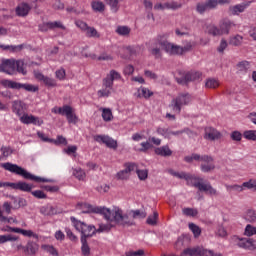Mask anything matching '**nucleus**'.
<instances>
[{
    "label": "nucleus",
    "instance_id": "f257e3e1",
    "mask_svg": "<svg viewBox=\"0 0 256 256\" xmlns=\"http://www.w3.org/2000/svg\"><path fill=\"white\" fill-rule=\"evenodd\" d=\"M168 173L177 179H185L187 185H191L192 187H196L200 191H204V193H208V195H217V190L211 186V184L203 183V178L193 176L189 173L185 172H177L173 169H169Z\"/></svg>",
    "mask_w": 256,
    "mask_h": 256
},
{
    "label": "nucleus",
    "instance_id": "f03ea898",
    "mask_svg": "<svg viewBox=\"0 0 256 256\" xmlns=\"http://www.w3.org/2000/svg\"><path fill=\"white\" fill-rule=\"evenodd\" d=\"M2 169L5 171H9L10 173H15L16 175H21L24 179H29L30 181H35V183H49V179L41 178L39 176H35L27 170L23 169L21 166L17 164H13L11 162H6L1 164Z\"/></svg>",
    "mask_w": 256,
    "mask_h": 256
},
{
    "label": "nucleus",
    "instance_id": "7ed1b4c3",
    "mask_svg": "<svg viewBox=\"0 0 256 256\" xmlns=\"http://www.w3.org/2000/svg\"><path fill=\"white\" fill-rule=\"evenodd\" d=\"M21 73L27 75L25 70V62L15 59H4L0 64V73H6V75H15V73Z\"/></svg>",
    "mask_w": 256,
    "mask_h": 256
},
{
    "label": "nucleus",
    "instance_id": "20e7f679",
    "mask_svg": "<svg viewBox=\"0 0 256 256\" xmlns=\"http://www.w3.org/2000/svg\"><path fill=\"white\" fill-rule=\"evenodd\" d=\"M109 223H115V225H127L131 227L135 225V221L129 218V215L123 214V210L115 207L114 209H108V213L105 217Z\"/></svg>",
    "mask_w": 256,
    "mask_h": 256
},
{
    "label": "nucleus",
    "instance_id": "39448f33",
    "mask_svg": "<svg viewBox=\"0 0 256 256\" xmlns=\"http://www.w3.org/2000/svg\"><path fill=\"white\" fill-rule=\"evenodd\" d=\"M121 79V74L116 70H110L102 80V89L98 90V97H109L113 93V84Z\"/></svg>",
    "mask_w": 256,
    "mask_h": 256
},
{
    "label": "nucleus",
    "instance_id": "423d86ee",
    "mask_svg": "<svg viewBox=\"0 0 256 256\" xmlns=\"http://www.w3.org/2000/svg\"><path fill=\"white\" fill-rule=\"evenodd\" d=\"M193 101V96L189 93H180L175 98H173L168 105L169 109H171L172 113L175 115H180L183 107L187 105H191Z\"/></svg>",
    "mask_w": 256,
    "mask_h": 256
},
{
    "label": "nucleus",
    "instance_id": "0eeeda50",
    "mask_svg": "<svg viewBox=\"0 0 256 256\" xmlns=\"http://www.w3.org/2000/svg\"><path fill=\"white\" fill-rule=\"evenodd\" d=\"M70 221L76 231H79V233H81V237H84V239L86 240L87 237H93V235L97 233V228H95V226L93 225H87L85 222L76 220L75 217H71Z\"/></svg>",
    "mask_w": 256,
    "mask_h": 256
},
{
    "label": "nucleus",
    "instance_id": "6e6552de",
    "mask_svg": "<svg viewBox=\"0 0 256 256\" xmlns=\"http://www.w3.org/2000/svg\"><path fill=\"white\" fill-rule=\"evenodd\" d=\"M179 75L181 77H176L177 83L179 85H187V83H193L194 81H201V77H203V73L200 71H188V72H183V71H178Z\"/></svg>",
    "mask_w": 256,
    "mask_h": 256
},
{
    "label": "nucleus",
    "instance_id": "1a4fd4ad",
    "mask_svg": "<svg viewBox=\"0 0 256 256\" xmlns=\"http://www.w3.org/2000/svg\"><path fill=\"white\" fill-rule=\"evenodd\" d=\"M1 85L8 89H24V91H28L29 93H37L39 91V87L32 84H23L12 80H1Z\"/></svg>",
    "mask_w": 256,
    "mask_h": 256
},
{
    "label": "nucleus",
    "instance_id": "9d476101",
    "mask_svg": "<svg viewBox=\"0 0 256 256\" xmlns=\"http://www.w3.org/2000/svg\"><path fill=\"white\" fill-rule=\"evenodd\" d=\"M76 209L81 211V213H99L100 215H104V218L109 213V208L99 206L93 207L88 203H78Z\"/></svg>",
    "mask_w": 256,
    "mask_h": 256
},
{
    "label": "nucleus",
    "instance_id": "9b49d317",
    "mask_svg": "<svg viewBox=\"0 0 256 256\" xmlns=\"http://www.w3.org/2000/svg\"><path fill=\"white\" fill-rule=\"evenodd\" d=\"M159 45L162 46V49L168 55H183V46H179L169 41L159 42Z\"/></svg>",
    "mask_w": 256,
    "mask_h": 256
},
{
    "label": "nucleus",
    "instance_id": "f8f14e48",
    "mask_svg": "<svg viewBox=\"0 0 256 256\" xmlns=\"http://www.w3.org/2000/svg\"><path fill=\"white\" fill-rule=\"evenodd\" d=\"M94 141H96V143H104L106 147L114 149V151L117 150V147L119 146L117 140L105 135H95Z\"/></svg>",
    "mask_w": 256,
    "mask_h": 256
},
{
    "label": "nucleus",
    "instance_id": "ddd939ff",
    "mask_svg": "<svg viewBox=\"0 0 256 256\" xmlns=\"http://www.w3.org/2000/svg\"><path fill=\"white\" fill-rule=\"evenodd\" d=\"M137 169V164L135 163H126L125 169L119 171L116 174L117 179H120L121 181H127L129 179L132 171H135Z\"/></svg>",
    "mask_w": 256,
    "mask_h": 256
},
{
    "label": "nucleus",
    "instance_id": "4468645a",
    "mask_svg": "<svg viewBox=\"0 0 256 256\" xmlns=\"http://www.w3.org/2000/svg\"><path fill=\"white\" fill-rule=\"evenodd\" d=\"M20 121L24 125H37L38 127H41V125H43V119L36 117L34 115H29L25 112L21 116Z\"/></svg>",
    "mask_w": 256,
    "mask_h": 256
},
{
    "label": "nucleus",
    "instance_id": "2eb2a0df",
    "mask_svg": "<svg viewBox=\"0 0 256 256\" xmlns=\"http://www.w3.org/2000/svg\"><path fill=\"white\" fill-rule=\"evenodd\" d=\"M223 135L213 127H206L204 129V139L206 141H219Z\"/></svg>",
    "mask_w": 256,
    "mask_h": 256
},
{
    "label": "nucleus",
    "instance_id": "dca6fc26",
    "mask_svg": "<svg viewBox=\"0 0 256 256\" xmlns=\"http://www.w3.org/2000/svg\"><path fill=\"white\" fill-rule=\"evenodd\" d=\"M27 111V105L21 100H15L12 102V113L17 115V117H22Z\"/></svg>",
    "mask_w": 256,
    "mask_h": 256
},
{
    "label": "nucleus",
    "instance_id": "f3484780",
    "mask_svg": "<svg viewBox=\"0 0 256 256\" xmlns=\"http://www.w3.org/2000/svg\"><path fill=\"white\" fill-rule=\"evenodd\" d=\"M161 41V38H157L156 40H154L151 44V46L149 47L148 51L149 53L155 58V59H161V57H163V53L161 52V48L159 47V44Z\"/></svg>",
    "mask_w": 256,
    "mask_h": 256
},
{
    "label": "nucleus",
    "instance_id": "a211bd4d",
    "mask_svg": "<svg viewBox=\"0 0 256 256\" xmlns=\"http://www.w3.org/2000/svg\"><path fill=\"white\" fill-rule=\"evenodd\" d=\"M184 161H186V163H192V161H203L204 163H211V161H213V157L209 155L201 156L199 154H192L191 156H186Z\"/></svg>",
    "mask_w": 256,
    "mask_h": 256
},
{
    "label": "nucleus",
    "instance_id": "6ab92c4d",
    "mask_svg": "<svg viewBox=\"0 0 256 256\" xmlns=\"http://www.w3.org/2000/svg\"><path fill=\"white\" fill-rule=\"evenodd\" d=\"M29 11H31V5L25 2L18 4L15 9L17 17H27L29 15Z\"/></svg>",
    "mask_w": 256,
    "mask_h": 256
},
{
    "label": "nucleus",
    "instance_id": "aec40b11",
    "mask_svg": "<svg viewBox=\"0 0 256 256\" xmlns=\"http://www.w3.org/2000/svg\"><path fill=\"white\" fill-rule=\"evenodd\" d=\"M219 26L222 35H229V32L233 29V27H236L237 24L231 20L225 19L220 22Z\"/></svg>",
    "mask_w": 256,
    "mask_h": 256
},
{
    "label": "nucleus",
    "instance_id": "412c9836",
    "mask_svg": "<svg viewBox=\"0 0 256 256\" xmlns=\"http://www.w3.org/2000/svg\"><path fill=\"white\" fill-rule=\"evenodd\" d=\"M35 77L38 81H43L46 87H57V81H55V79L49 78L41 72L35 73Z\"/></svg>",
    "mask_w": 256,
    "mask_h": 256
},
{
    "label": "nucleus",
    "instance_id": "4be33fe9",
    "mask_svg": "<svg viewBox=\"0 0 256 256\" xmlns=\"http://www.w3.org/2000/svg\"><path fill=\"white\" fill-rule=\"evenodd\" d=\"M134 95L137 99H149L153 97V91L141 86Z\"/></svg>",
    "mask_w": 256,
    "mask_h": 256
},
{
    "label": "nucleus",
    "instance_id": "5701e85b",
    "mask_svg": "<svg viewBox=\"0 0 256 256\" xmlns=\"http://www.w3.org/2000/svg\"><path fill=\"white\" fill-rule=\"evenodd\" d=\"M205 32L212 37H221V28L215 24H206Z\"/></svg>",
    "mask_w": 256,
    "mask_h": 256
},
{
    "label": "nucleus",
    "instance_id": "b1692460",
    "mask_svg": "<svg viewBox=\"0 0 256 256\" xmlns=\"http://www.w3.org/2000/svg\"><path fill=\"white\" fill-rule=\"evenodd\" d=\"M154 153L160 157H171V155H173V150L169 148V145H164L155 148Z\"/></svg>",
    "mask_w": 256,
    "mask_h": 256
},
{
    "label": "nucleus",
    "instance_id": "393cba45",
    "mask_svg": "<svg viewBox=\"0 0 256 256\" xmlns=\"http://www.w3.org/2000/svg\"><path fill=\"white\" fill-rule=\"evenodd\" d=\"M249 5H251V2H244L242 4L231 6L229 10L232 15H239V13H243Z\"/></svg>",
    "mask_w": 256,
    "mask_h": 256
},
{
    "label": "nucleus",
    "instance_id": "a878e982",
    "mask_svg": "<svg viewBox=\"0 0 256 256\" xmlns=\"http://www.w3.org/2000/svg\"><path fill=\"white\" fill-rule=\"evenodd\" d=\"M39 251V245L35 242H28L24 248L25 255H35Z\"/></svg>",
    "mask_w": 256,
    "mask_h": 256
},
{
    "label": "nucleus",
    "instance_id": "bb28decb",
    "mask_svg": "<svg viewBox=\"0 0 256 256\" xmlns=\"http://www.w3.org/2000/svg\"><path fill=\"white\" fill-rule=\"evenodd\" d=\"M91 7L96 13H103V11H105V4L99 0L92 1Z\"/></svg>",
    "mask_w": 256,
    "mask_h": 256
},
{
    "label": "nucleus",
    "instance_id": "cd10ccee",
    "mask_svg": "<svg viewBox=\"0 0 256 256\" xmlns=\"http://www.w3.org/2000/svg\"><path fill=\"white\" fill-rule=\"evenodd\" d=\"M229 45H233L234 47H239L243 45V36L239 34L231 36L229 39Z\"/></svg>",
    "mask_w": 256,
    "mask_h": 256
},
{
    "label": "nucleus",
    "instance_id": "c85d7f7f",
    "mask_svg": "<svg viewBox=\"0 0 256 256\" xmlns=\"http://www.w3.org/2000/svg\"><path fill=\"white\" fill-rule=\"evenodd\" d=\"M85 33L86 37H90L93 39H99V37H101V34L99 33V31H97V29H95V27L88 26Z\"/></svg>",
    "mask_w": 256,
    "mask_h": 256
},
{
    "label": "nucleus",
    "instance_id": "c756f323",
    "mask_svg": "<svg viewBox=\"0 0 256 256\" xmlns=\"http://www.w3.org/2000/svg\"><path fill=\"white\" fill-rule=\"evenodd\" d=\"M245 220L247 223H256V211L248 209L245 214Z\"/></svg>",
    "mask_w": 256,
    "mask_h": 256
},
{
    "label": "nucleus",
    "instance_id": "7c9ffc66",
    "mask_svg": "<svg viewBox=\"0 0 256 256\" xmlns=\"http://www.w3.org/2000/svg\"><path fill=\"white\" fill-rule=\"evenodd\" d=\"M81 251H82V255L84 256H89L91 255V248H89V244H87V239H85V237H81Z\"/></svg>",
    "mask_w": 256,
    "mask_h": 256
},
{
    "label": "nucleus",
    "instance_id": "2f4dec72",
    "mask_svg": "<svg viewBox=\"0 0 256 256\" xmlns=\"http://www.w3.org/2000/svg\"><path fill=\"white\" fill-rule=\"evenodd\" d=\"M219 80L215 78H208L205 82L206 89H217L219 87Z\"/></svg>",
    "mask_w": 256,
    "mask_h": 256
},
{
    "label": "nucleus",
    "instance_id": "473e14b6",
    "mask_svg": "<svg viewBox=\"0 0 256 256\" xmlns=\"http://www.w3.org/2000/svg\"><path fill=\"white\" fill-rule=\"evenodd\" d=\"M117 35H120L121 37H127L131 33V28L128 26H118L116 28Z\"/></svg>",
    "mask_w": 256,
    "mask_h": 256
},
{
    "label": "nucleus",
    "instance_id": "72a5a7b5",
    "mask_svg": "<svg viewBox=\"0 0 256 256\" xmlns=\"http://www.w3.org/2000/svg\"><path fill=\"white\" fill-rule=\"evenodd\" d=\"M33 186L27 182H18V191H24L25 193H31Z\"/></svg>",
    "mask_w": 256,
    "mask_h": 256
},
{
    "label": "nucleus",
    "instance_id": "f704fd0d",
    "mask_svg": "<svg viewBox=\"0 0 256 256\" xmlns=\"http://www.w3.org/2000/svg\"><path fill=\"white\" fill-rule=\"evenodd\" d=\"M102 119L106 122L113 121V112L109 108L102 110Z\"/></svg>",
    "mask_w": 256,
    "mask_h": 256
},
{
    "label": "nucleus",
    "instance_id": "c9c22d12",
    "mask_svg": "<svg viewBox=\"0 0 256 256\" xmlns=\"http://www.w3.org/2000/svg\"><path fill=\"white\" fill-rule=\"evenodd\" d=\"M105 3L106 5H109L113 13H117V11H119V0H105Z\"/></svg>",
    "mask_w": 256,
    "mask_h": 256
},
{
    "label": "nucleus",
    "instance_id": "e433bc0d",
    "mask_svg": "<svg viewBox=\"0 0 256 256\" xmlns=\"http://www.w3.org/2000/svg\"><path fill=\"white\" fill-rule=\"evenodd\" d=\"M244 235L246 237H253V235H256V227L251 224H247L244 230Z\"/></svg>",
    "mask_w": 256,
    "mask_h": 256
},
{
    "label": "nucleus",
    "instance_id": "4c0bfd02",
    "mask_svg": "<svg viewBox=\"0 0 256 256\" xmlns=\"http://www.w3.org/2000/svg\"><path fill=\"white\" fill-rule=\"evenodd\" d=\"M130 213L133 219H145L147 217V212L141 210H132Z\"/></svg>",
    "mask_w": 256,
    "mask_h": 256
},
{
    "label": "nucleus",
    "instance_id": "58836bf2",
    "mask_svg": "<svg viewBox=\"0 0 256 256\" xmlns=\"http://www.w3.org/2000/svg\"><path fill=\"white\" fill-rule=\"evenodd\" d=\"M182 213L183 215H186V217H197L199 211H197L195 208H184Z\"/></svg>",
    "mask_w": 256,
    "mask_h": 256
},
{
    "label": "nucleus",
    "instance_id": "ea45409f",
    "mask_svg": "<svg viewBox=\"0 0 256 256\" xmlns=\"http://www.w3.org/2000/svg\"><path fill=\"white\" fill-rule=\"evenodd\" d=\"M40 213H42V215H56L57 210H55L53 206H47V207H42L40 210Z\"/></svg>",
    "mask_w": 256,
    "mask_h": 256
},
{
    "label": "nucleus",
    "instance_id": "a19ab883",
    "mask_svg": "<svg viewBox=\"0 0 256 256\" xmlns=\"http://www.w3.org/2000/svg\"><path fill=\"white\" fill-rule=\"evenodd\" d=\"M42 249L52 256H59V251H57V248H54L53 245H43Z\"/></svg>",
    "mask_w": 256,
    "mask_h": 256
},
{
    "label": "nucleus",
    "instance_id": "79ce46f5",
    "mask_svg": "<svg viewBox=\"0 0 256 256\" xmlns=\"http://www.w3.org/2000/svg\"><path fill=\"white\" fill-rule=\"evenodd\" d=\"M166 9H172L173 11L177 9H181L182 4L181 2H176V1H170L165 3Z\"/></svg>",
    "mask_w": 256,
    "mask_h": 256
},
{
    "label": "nucleus",
    "instance_id": "37998d69",
    "mask_svg": "<svg viewBox=\"0 0 256 256\" xmlns=\"http://www.w3.org/2000/svg\"><path fill=\"white\" fill-rule=\"evenodd\" d=\"M157 219H159V213L154 211L153 215L148 216L146 223L148 225H157Z\"/></svg>",
    "mask_w": 256,
    "mask_h": 256
},
{
    "label": "nucleus",
    "instance_id": "c03bdc74",
    "mask_svg": "<svg viewBox=\"0 0 256 256\" xmlns=\"http://www.w3.org/2000/svg\"><path fill=\"white\" fill-rule=\"evenodd\" d=\"M17 239V236H13L11 234L0 235V245H3V243H7L8 241H17Z\"/></svg>",
    "mask_w": 256,
    "mask_h": 256
},
{
    "label": "nucleus",
    "instance_id": "a18cd8bd",
    "mask_svg": "<svg viewBox=\"0 0 256 256\" xmlns=\"http://www.w3.org/2000/svg\"><path fill=\"white\" fill-rule=\"evenodd\" d=\"M73 175H74V177H76V179H78L79 181H84V180H85V177H86L85 171H83V169H81V168L75 169V170L73 171Z\"/></svg>",
    "mask_w": 256,
    "mask_h": 256
},
{
    "label": "nucleus",
    "instance_id": "49530a36",
    "mask_svg": "<svg viewBox=\"0 0 256 256\" xmlns=\"http://www.w3.org/2000/svg\"><path fill=\"white\" fill-rule=\"evenodd\" d=\"M243 135L248 141H256V130H247Z\"/></svg>",
    "mask_w": 256,
    "mask_h": 256
},
{
    "label": "nucleus",
    "instance_id": "de8ad7c7",
    "mask_svg": "<svg viewBox=\"0 0 256 256\" xmlns=\"http://www.w3.org/2000/svg\"><path fill=\"white\" fill-rule=\"evenodd\" d=\"M189 229L192 231L195 238L199 237L201 235V228L197 226V224L190 223Z\"/></svg>",
    "mask_w": 256,
    "mask_h": 256
},
{
    "label": "nucleus",
    "instance_id": "09e8293b",
    "mask_svg": "<svg viewBox=\"0 0 256 256\" xmlns=\"http://www.w3.org/2000/svg\"><path fill=\"white\" fill-rule=\"evenodd\" d=\"M73 107L69 105H64L63 107H59V115H65L67 117L70 113H72Z\"/></svg>",
    "mask_w": 256,
    "mask_h": 256
},
{
    "label": "nucleus",
    "instance_id": "8fccbe9b",
    "mask_svg": "<svg viewBox=\"0 0 256 256\" xmlns=\"http://www.w3.org/2000/svg\"><path fill=\"white\" fill-rule=\"evenodd\" d=\"M206 163L208 164H201V171L203 173H209V171H213V169H215V164H213V161Z\"/></svg>",
    "mask_w": 256,
    "mask_h": 256
},
{
    "label": "nucleus",
    "instance_id": "3c124183",
    "mask_svg": "<svg viewBox=\"0 0 256 256\" xmlns=\"http://www.w3.org/2000/svg\"><path fill=\"white\" fill-rule=\"evenodd\" d=\"M136 174H137L138 178L140 179V181H145V179H147L149 177V171H147L146 169L139 170L136 167Z\"/></svg>",
    "mask_w": 256,
    "mask_h": 256
},
{
    "label": "nucleus",
    "instance_id": "603ef678",
    "mask_svg": "<svg viewBox=\"0 0 256 256\" xmlns=\"http://www.w3.org/2000/svg\"><path fill=\"white\" fill-rule=\"evenodd\" d=\"M49 27L50 29H62L63 31L66 29L62 21L49 22Z\"/></svg>",
    "mask_w": 256,
    "mask_h": 256
},
{
    "label": "nucleus",
    "instance_id": "864d4df0",
    "mask_svg": "<svg viewBox=\"0 0 256 256\" xmlns=\"http://www.w3.org/2000/svg\"><path fill=\"white\" fill-rule=\"evenodd\" d=\"M196 10L198 13H200V15H203V13H205V11H209V8H208L206 2H201V3L197 4Z\"/></svg>",
    "mask_w": 256,
    "mask_h": 256
},
{
    "label": "nucleus",
    "instance_id": "5fc2aeb1",
    "mask_svg": "<svg viewBox=\"0 0 256 256\" xmlns=\"http://www.w3.org/2000/svg\"><path fill=\"white\" fill-rule=\"evenodd\" d=\"M140 146H141L140 151L142 153H147V151H149V149H153V144H151V142H149V140L146 142H141Z\"/></svg>",
    "mask_w": 256,
    "mask_h": 256
},
{
    "label": "nucleus",
    "instance_id": "6e6d98bb",
    "mask_svg": "<svg viewBox=\"0 0 256 256\" xmlns=\"http://www.w3.org/2000/svg\"><path fill=\"white\" fill-rule=\"evenodd\" d=\"M244 243V249H247L248 251H253V249H255V241L253 239L246 238V240H244Z\"/></svg>",
    "mask_w": 256,
    "mask_h": 256
},
{
    "label": "nucleus",
    "instance_id": "4d7b16f0",
    "mask_svg": "<svg viewBox=\"0 0 256 256\" xmlns=\"http://www.w3.org/2000/svg\"><path fill=\"white\" fill-rule=\"evenodd\" d=\"M0 151L2 153V157H10V155H13V149H11V147H7V146H2L0 148Z\"/></svg>",
    "mask_w": 256,
    "mask_h": 256
},
{
    "label": "nucleus",
    "instance_id": "13d9d810",
    "mask_svg": "<svg viewBox=\"0 0 256 256\" xmlns=\"http://www.w3.org/2000/svg\"><path fill=\"white\" fill-rule=\"evenodd\" d=\"M113 222H110L109 224H102L100 225L99 229H98V232L99 233H103V232H106L108 233V231L110 229H113V227H115V224H112Z\"/></svg>",
    "mask_w": 256,
    "mask_h": 256
},
{
    "label": "nucleus",
    "instance_id": "bf43d9fd",
    "mask_svg": "<svg viewBox=\"0 0 256 256\" xmlns=\"http://www.w3.org/2000/svg\"><path fill=\"white\" fill-rule=\"evenodd\" d=\"M97 61H113V56L107 52H103L98 56Z\"/></svg>",
    "mask_w": 256,
    "mask_h": 256
},
{
    "label": "nucleus",
    "instance_id": "052dcab7",
    "mask_svg": "<svg viewBox=\"0 0 256 256\" xmlns=\"http://www.w3.org/2000/svg\"><path fill=\"white\" fill-rule=\"evenodd\" d=\"M243 189H255L256 180L250 179L248 182L242 183Z\"/></svg>",
    "mask_w": 256,
    "mask_h": 256
},
{
    "label": "nucleus",
    "instance_id": "680f3d73",
    "mask_svg": "<svg viewBox=\"0 0 256 256\" xmlns=\"http://www.w3.org/2000/svg\"><path fill=\"white\" fill-rule=\"evenodd\" d=\"M233 240L237 243L238 247H240L241 249H245V241L247 240V238H240L238 236H234Z\"/></svg>",
    "mask_w": 256,
    "mask_h": 256
},
{
    "label": "nucleus",
    "instance_id": "e2e57ef3",
    "mask_svg": "<svg viewBox=\"0 0 256 256\" xmlns=\"http://www.w3.org/2000/svg\"><path fill=\"white\" fill-rule=\"evenodd\" d=\"M156 131H157L158 135H162V137H166V138L170 137V130H169V128H161V127H159V128H157Z\"/></svg>",
    "mask_w": 256,
    "mask_h": 256
},
{
    "label": "nucleus",
    "instance_id": "0e129e2a",
    "mask_svg": "<svg viewBox=\"0 0 256 256\" xmlns=\"http://www.w3.org/2000/svg\"><path fill=\"white\" fill-rule=\"evenodd\" d=\"M66 119L68 121V123H73L75 125V123H77L78 121V117L77 115L73 112V110L69 113L68 116H66Z\"/></svg>",
    "mask_w": 256,
    "mask_h": 256
},
{
    "label": "nucleus",
    "instance_id": "69168bd1",
    "mask_svg": "<svg viewBox=\"0 0 256 256\" xmlns=\"http://www.w3.org/2000/svg\"><path fill=\"white\" fill-rule=\"evenodd\" d=\"M33 197H36V199H47V195L44 191L41 190H35L32 192Z\"/></svg>",
    "mask_w": 256,
    "mask_h": 256
},
{
    "label": "nucleus",
    "instance_id": "338daca9",
    "mask_svg": "<svg viewBox=\"0 0 256 256\" xmlns=\"http://www.w3.org/2000/svg\"><path fill=\"white\" fill-rule=\"evenodd\" d=\"M126 256H145V250L140 249L137 251H128L125 253Z\"/></svg>",
    "mask_w": 256,
    "mask_h": 256
},
{
    "label": "nucleus",
    "instance_id": "774afa93",
    "mask_svg": "<svg viewBox=\"0 0 256 256\" xmlns=\"http://www.w3.org/2000/svg\"><path fill=\"white\" fill-rule=\"evenodd\" d=\"M232 141H241L243 139V134L239 131H233L230 135Z\"/></svg>",
    "mask_w": 256,
    "mask_h": 256
}]
</instances>
